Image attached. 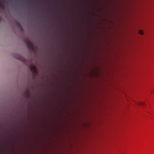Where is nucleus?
<instances>
[{
  "instance_id": "nucleus-1",
  "label": "nucleus",
  "mask_w": 154,
  "mask_h": 154,
  "mask_svg": "<svg viewBox=\"0 0 154 154\" xmlns=\"http://www.w3.org/2000/svg\"><path fill=\"white\" fill-rule=\"evenodd\" d=\"M24 42L26 43L28 47L32 50H33V44L28 39L26 38L24 39Z\"/></svg>"
},
{
  "instance_id": "nucleus-6",
  "label": "nucleus",
  "mask_w": 154,
  "mask_h": 154,
  "mask_svg": "<svg viewBox=\"0 0 154 154\" xmlns=\"http://www.w3.org/2000/svg\"><path fill=\"white\" fill-rule=\"evenodd\" d=\"M139 33L141 35H142L143 34V31L140 30L139 31Z\"/></svg>"
},
{
  "instance_id": "nucleus-2",
  "label": "nucleus",
  "mask_w": 154,
  "mask_h": 154,
  "mask_svg": "<svg viewBox=\"0 0 154 154\" xmlns=\"http://www.w3.org/2000/svg\"><path fill=\"white\" fill-rule=\"evenodd\" d=\"M14 57L20 60L24 63H25V59L23 57L20 56L19 55H17V56H14Z\"/></svg>"
},
{
  "instance_id": "nucleus-7",
  "label": "nucleus",
  "mask_w": 154,
  "mask_h": 154,
  "mask_svg": "<svg viewBox=\"0 0 154 154\" xmlns=\"http://www.w3.org/2000/svg\"><path fill=\"white\" fill-rule=\"evenodd\" d=\"M26 93L27 94V96H28V97H29V94H28V91H26Z\"/></svg>"
},
{
  "instance_id": "nucleus-4",
  "label": "nucleus",
  "mask_w": 154,
  "mask_h": 154,
  "mask_svg": "<svg viewBox=\"0 0 154 154\" xmlns=\"http://www.w3.org/2000/svg\"><path fill=\"white\" fill-rule=\"evenodd\" d=\"M16 25L20 29V30L21 31H23V29L21 27L20 24V23L17 21H16Z\"/></svg>"
},
{
  "instance_id": "nucleus-3",
  "label": "nucleus",
  "mask_w": 154,
  "mask_h": 154,
  "mask_svg": "<svg viewBox=\"0 0 154 154\" xmlns=\"http://www.w3.org/2000/svg\"><path fill=\"white\" fill-rule=\"evenodd\" d=\"M29 68L30 70L33 73H36L37 72L36 67L34 66L31 65Z\"/></svg>"
},
{
  "instance_id": "nucleus-5",
  "label": "nucleus",
  "mask_w": 154,
  "mask_h": 154,
  "mask_svg": "<svg viewBox=\"0 0 154 154\" xmlns=\"http://www.w3.org/2000/svg\"><path fill=\"white\" fill-rule=\"evenodd\" d=\"M136 104L137 105L141 106H145V105H146L144 103L141 102H137L136 103Z\"/></svg>"
}]
</instances>
